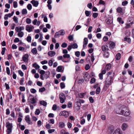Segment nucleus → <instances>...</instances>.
<instances>
[{
  "label": "nucleus",
  "mask_w": 134,
  "mask_h": 134,
  "mask_svg": "<svg viewBox=\"0 0 134 134\" xmlns=\"http://www.w3.org/2000/svg\"><path fill=\"white\" fill-rule=\"evenodd\" d=\"M113 81V79L112 77L108 76L105 80V85L104 86V89L105 90H107L110 85H111Z\"/></svg>",
  "instance_id": "nucleus-1"
},
{
  "label": "nucleus",
  "mask_w": 134,
  "mask_h": 134,
  "mask_svg": "<svg viewBox=\"0 0 134 134\" xmlns=\"http://www.w3.org/2000/svg\"><path fill=\"white\" fill-rule=\"evenodd\" d=\"M130 111L128 109L124 108V110L121 111L120 113H118L125 116H127L130 115Z\"/></svg>",
  "instance_id": "nucleus-2"
},
{
  "label": "nucleus",
  "mask_w": 134,
  "mask_h": 134,
  "mask_svg": "<svg viewBox=\"0 0 134 134\" xmlns=\"http://www.w3.org/2000/svg\"><path fill=\"white\" fill-rule=\"evenodd\" d=\"M6 127L7 128V131L9 133H10L12 131V129L13 127L12 123H10L9 122H7L6 123Z\"/></svg>",
  "instance_id": "nucleus-3"
},
{
  "label": "nucleus",
  "mask_w": 134,
  "mask_h": 134,
  "mask_svg": "<svg viewBox=\"0 0 134 134\" xmlns=\"http://www.w3.org/2000/svg\"><path fill=\"white\" fill-rule=\"evenodd\" d=\"M28 102L29 104H34L36 102V100L34 97H29L27 99Z\"/></svg>",
  "instance_id": "nucleus-4"
},
{
  "label": "nucleus",
  "mask_w": 134,
  "mask_h": 134,
  "mask_svg": "<svg viewBox=\"0 0 134 134\" xmlns=\"http://www.w3.org/2000/svg\"><path fill=\"white\" fill-rule=\"evenodd\" d=\"M29 55L28 54H25L22 57L23 60L25 63L28 62Z\"/></svg>",
  "instance_id": "nucleus-5"
},
{
  "label": "nucleus",
  "mask_w": 134,
  "mask_h": 134,
  "mask_svg": "<svg viewBox=\"0 0 134 134\" xmlns=\"http://www.w3.org/2000/svg\"><path fill=\"white\" fill-rule=\"evenodd\" d=\"M34 27L33 26L28 25L26 26L25 28V29L29 32H30L32 31L33 29H34Z\"/></svg>",
  "instance_id": "nucleus-6"
},
{
  "label": "nucleus",
  "mask_w": 134,
  "mask_h": 134,
  "mask_svg": "<svg viewBox=\"0 0 134 134\" xmlns=\"http://www.w3.org/2000/svg\"><path fill=\"white\" fill-rule=\"evenodd\" d=\"M83 78L84 80L86 81H88L89 80L90 75L87 72H85L83 74Z\"/></svg>",
  "instance_id": "nucleus-7"
},
{
  "label": "nucleus",
  "mask_w": 134,
  "mask_h": 134,
  "mask_svg": "<svg viewBox=\"0 0 134 134\" xmlns=\"http://www.w3.org/2000/svg\"><path fill=\"white\" fill-rule=\"evenodd\" d=\"M25 120V121L29 124L32 125V122L31 121L29 115H27L26 116Z\"/></svg>",
  "instance_id": "nucleus-8"
},
{
  "label": "nucleus",
  "mask_w": 134,
  "mask_h": 134,
  "mask_svg": "<svg viewBox=\"0 0 134 134\" xmlns=\"http://www.w3.org/2000/svg\"><path fill=\"white\" fill-rule=\"evenodd\" d=\"M88 40L87 38H85L83 42V47L84 48L87 46L88 43Z\"/></svg>",
  "instance_id": "nucleus-9"
},
{
  "label": "nucleus",
  "mask_w": 134,
  "mask_h": 134,
  "mask_svg": "<svg viewBox=\"0 0 134 134\" xmlns=\"http://www.w3.org/2000/svg\"><path fill=\"white\" fill-rule=\"evenodd\" d=\"M68 113L65 111H63L61 112L59 114L60 116H64L65 117H67L68 116Z\"/></svg>",
  "instance_id": "nucleus-10"
},
{
  "label": "nucleus",
  "mask_w": 134,
  "mask_h": 134,
  "mask_svg": "<svg viewBox=\"0 0 134 134\" xmlns=\"http://www.w3.org/2000/svg\"><path fill=\"white\" fill-rule=\"evenodd\" d=\"M101 48L102 51H105L109 50L108 47L106 45L102 46Z\"/></svg>",
  "instance_id": "nucleus-11"
},
{
  "label": "nucleus",
  "mask_w": 134,
  "mask_h": 134,
  "mask_svg": "<svg viewBox=\"0 0 134 134\" xmlns=\"http://www.w3.org/2000/svg\"><path fill=\"white\" fill-rule=\"evenodd\" d=\"M31 3L35 7H37L38 4V2L37 1H35L34 0L31 1Z\"/></svg>",
  "instance_id": "nucleus-12"
},
{
  "label": "nucleus",
  "mask_w": 134,
  "mask_h": 134,
  "mask_svg": "<svg viewBox=\"0 0 134 134\" xmlns=\"http://www.w3.org/2000/svg\"><path fill=\"white\" fill-rule=\"evenodd\" d=\"M55 54V52L54 51H50L48 53V55L51 57L54 56Z\"/></svg>",
  "instance_id": "nucleus-13"
},
{
  "label": "nucleus",
  "mask_w": 134,
  "mask_h": 134,
  "mask_svg": "<svg viewBox=\"0 0 134 134\" xmlns=\"http://www.w3.org/2000/svg\"><path fill=\"white\" fill-rule=\"evenodd\" d=\"M113 134H122V132L120 129H117L114 131Z\"/></svg>",
  "instance_id": "nucleus-14"
},
{
  "label": "nucleus",
  "mask_w": 134,
  "mask_h": 134,
  "mask_svg": "<svg viewBox=\"0 0 134 134\" xmlns=\"http://www.w3.org/2000/svg\"><path fill=\"white\" fill-rule=\"evenodd\" d=\"M65 124L64 123L62 122H61L59 123V126L61 128H63L65 127Z\"/></svg>",
  "instance_id": "nucleus-15"
},
{
  "label": "nucleus",
  "mask_w": 134,
  "mask_h": 134,
  "mask_svg": "<svg viewBox=\"0 0 134 134\" xmlns=\"http://www.w3.org/2000/svg\"><path fill=\"white\" fill-rule=\"evenodd\" d=\"M57 70L58 72H63V70L62 68V66H59L57 67Z\"/></svg>",
  "instance_id": "nucleus-16"
},
{
  "label": "nucleus",
  "mask_w": 134,
  "mask_h": 134,
  "mask_svg": "<svg viewBox=\"0 0 134 134\" xmlns=\"http://www.w3.org/2000/svg\"><path fill=\"white\" fill-rule=\"evenodd\" d=\"M12 15L10 14V13L5 15H4V19L5 20L8 19V17L10 18Z\"/></svg>",
  "instance_id": "nucleus-17"
},
{
  "label": "nucleus",
  "mask_w": 134,
  "mask_h": 134,
  "mask_svg": "<svg viewBox=\"0 0 134 134\" xmlns=\"http://www.w3.org/2000/svg\"><path fill=\"white\" fill-rule=\"evenodd\" d=\"M115 46V43L113 42H111V43L110 44L109 48L111 49H112L114 48Z\"/></svg>",
  "instance_id": "nucleus-18"
},
{
  "label": "nucleus",
  "mask_w": 134,
  "mask_h": 134,
  "mask_svg": "<svg viewBox=\"0 0 134 134\" xmlns=\"http://www.w3.org/2000/svg\"><path fill=\"white\" fill-rule=\"evenodd\" d=\"M32 66L33 67L35 68L36 70L39 69L40 68V66L36 63H34L33 64Z\"/></svg>",
  "instance_id": "nucleus-19"
},
{
  "label": "nucleus",
  "mask_w": 134,
  "mask_h": 134,
  "mask_svg": "<svg viewBox=\"0 0 134 134\" xmlns=\"http://www.w3.org/2000/svg\"><path fill=\"white\" fill-rule=\"evenodd\" d=\"M111 64L110 63L106 65L105 69L107 70H109L111 68Z\"/></svg>",
  "instance_id": "nucleus-20"
},
{
  "label": "nucleus",
  "mask_w": 134,
  "mask_h": 134,
  "mask_svg": "<svg viewBox=\"0 0 134 134\" xmlns=\"http://www.w3.org/2000/svg\"><path fill=\"white\" fill-rule=\"evenodd\" d=\"M86 94V93H81L79 94V96L80 98H82L85 96Z\"/></svg>",
  "instance_id": "nucleus-21"
},
{
  "label": "nucleus",
  "mask_w": 134,
  "mask_h": 134,
  "mask_svg": "<svg viewBox=\"0 0 134 134\" xmlns=\"http://www.w3.org/2000/svg\"><path fill=\"white\" fill-rule=\"evenodd\" d=\"M40 104L44 106H46L47 105V103L44 100H41L40 102Z\"/></svg>",
  "instance_id": "nucleus-22"
},
{
  "label": "nucleus",
  "mask_w": 134,
  "mask_h": 134,
  "mask_svg": "<svg viewBox=\"0 0 134 134\" xmlns=\"http://www.w3.org/2000/svg\"><path fill=\"white\" fill-rule=\"evenodd\" d=\"M31 52L33 54H36L37 52L36 48H34L32 49Z\"/></svg>",
  "instance_id": "nucleus-23"
},
{
  "label": "nucleus",
  "mask_w": 134,
  "mask_h": 134,
  "mask_svg": "<svg viewBox=\"0 0 134 134\" xmlns=\"http://www.w3.org/2000/svg\"><path fill=\"white\" fill-rule=\"evenodd\" d=\"M13 19L15 23H18V18L15 16H14Z\"/></svg>",
  "instance_id": "nucleus-24"
},
{
  "label": "nucleus",
  "mask_w": 134,
  "mask_h": 134,
  "mask_svg": "<svg viewBox=\"0 0 134 134\" xmlns=\"http://www.w3.org/2000/svg\"><path fill=\"white\" fill-rule=\"evenodd\" d=\"M59 98H65L66 97L64 95V94L62 93H60L59 95Z\"/></svg>",
  "instance_id": "nucleus-25"
},
{
  "label": "nucleus",
  "mask_w": 134,
  "mask_h": 134,
  "mask_svg": "<svg viewBox=\"0 0 134 134\" xmlns=\"http://www.w3.org/2000/svg\"><path fill=\"white\" fill-rule=\"evenodd\" d=\"M24 35V32L23 31H21L18 32V36L20 37H22Z\"/></svg>",
  "instance_id": "nucleus-26"
},
{
  "label": "nucleus",
  "mask_w": 134,
  "mask_h": 134,
  "mask_svg": "<svg viewBox=\"0 0 134 134\" xmlns=\"http://www.w3.org/2000/svg\"><path fill=\"white\" fill-rule=\"evenodd\" d=\"M26 23L28 24H30L31 23V20L29 18H27L26 19Z\"/></svg>",
  "instance_id": "nucleus-27"
},
{
  "label": "nucleus",
  "mask_w": 134,
  "mask_h": 134,
  "mask_svg": "<svg viewBox=\"0 0 134 134\" xmlns=\"http://www.w3.org/2000/svg\"><path fill=\"white\" fill-rule=\"evenodd\" d=\"M116 10L117 12L120 13L122 12V9L121 7H119Z\"/></svg>",
  "instance_id": "nucleus-28"
},
{
  "label": "nucleus",
  "mask_w": 134,
  "mask_h": 134,
  "mask_svg": "<svg viewBox=\"0 0 134 134\" xmlns=\"http://www.w3.org/2000/svg\"><path fill=\"white\" fill-rule=\"evenodd\" d=\"M117 20L120 23L123 24L124 23V21L122 20V18H118Z\"/></svg>",
  "instance_id": "nucleus-29"
},
{
  "label": "nucleus",
  "mask_w": 134,
  "mask_h": 134,
  "mask_svg": "<svg viewBox=\"0 0 134 134\" xmlns=\"http://www.w3.org/2000/svg\"><path fill=\"white\" fill-rule=\"evenodd\" d=\"M121 54L120 53H118L116 55V59L117 60H119L121 58Z\"/></svg>",
  "instance_id": "nucleus-30"
},
{
  "label": "nucleus",
  "mask_w": 134,
  "mask_h": 134,
  "mask_svg": "<svg viewBox=\"0 0 134 134\" xmlns=\"http://www.w3.org/2000/svg\"><path fill=\"white\" fill-rule=\"evenodd\" d=\"M127 127V125L125 123H124L122 125V128L123 130H125Z\"/></svg>",
  "instance_id": "nucleus-31"
},
{
  "label": "nucleus",
  "mask_w": 134,
  "mask_h": 134,
  "mask_svg": "<svg viewBox=\"0 0 134 134\" xmlns=\"http://www.w3.org/2000/svg\"><path fill=\"white\" fill-rule=\"evenodd\" d=\"M72 48L76 49L78 47V45L76 43H75L71 44Z\"/></svg>",
  "instance_id": "nucleus-32"
},
{
  "label": "nucleus",
  "mask_w": 134,
  "mask_h": 134,
  "mask_svg": "<svg viewBox=\"0 0 134 134\" xmlns=\"http://www.w3.org/2000/svg\"><path fill=\"white\" fill-rule=\"evenodd\" d=\"M45 73V77L47 78H48L50 74L49 71H47Z\"/></svg>",
  "instance_id": "nucleus-33"
},
{
  "label": "nucleus",
  "mask_w": 134,
  "mask_h": 134,
  "mask_svg": "<svg viewBox=\"0 0 134 134\" xmlns=\"http://www.w3.org/2000/svg\"><path fill=\"white\" fill-rule=\"evenodd\" d=\"M46 90V88L44 87H42L40 88L39 90V91L40 92H43Z\"/></svg>",
  "instance_id": "nucleus-34"
},
{
  "label": "nucleus",
  "mask_w": 134,
  "mask_h": 134,
  "mask_svg": "<svg viewBox=\"0 0 134 134\" xmlns=\"http://www.w3.org/2000/svg\"><path fill=\"white\" fill-rule=\"evenodd\" d=\"M21 13L23 15L27 14V11L26 9H23Z\"/></svg>",
  "instance_id": "nucleus-35"
},
{
  "label": "nucleus",
  "mask_w": 134,
  "mask_h": 134,
  "mask_svg": "<svg viewBox=\"0 0 134 134\" xmlns=\"http://www.w3.org/2000/svg\"><path fill=\"white\" fill-rule=\"evenodd\" d=\"M100 87H98L97 88L96 90V93L97 94H99L100 92Z\"/></svg>",
  "instance_id": "nucleus-36"
},
{
  "label": "nucleus",
  "mask_w": 134,
  "mask_h": 134,
  "mask_svg": "<svg viewBox=\"0 0 134 134\" xmlns=\"http://www.w3.org/2000/svg\"><path fill=\"white\" fill-rule=\"evenodd\" d=\"M70 56L69 54H65L63 55V57L64 58H70Z\"/></svg>",
  "instance_id": "nucleus-37"
},
{
  "label": "nucleus",
  "mask_w": 134,
  "mask_h": 134,
  "mask_svg": "<svg viewBox=\"0 0 134 134\" xmlns=\"http://www.w3.org/2000/svg\"><path fill=\"white\" fill-rule=\"evenodd\" d=\"M40 111L39 109H37L35 112V114L37 115H38L39 114Z\"/></svg>",
  "instance_id": "nucleus-38"
},
{
  "label": "nucleus",
  "mask_w": 134,
  "mask_h": 134,
  "mask_svg": "<svg viewBox=\"0 0 134 134\" xmlns=\"http://www.w3.org/2000/svg\"><path fill=\"white\" fill-rule=\"evenodd\" d=\"M65 98H59L60 100V103H63L65 102V100L66 99Z\"/></svg>",
  "instance_id": "nucleus-39"
},
{
  "label": "nucleus",
  "mask_w": 134,
  "mask_h": 134,
  "mask_svg": "<svg viewBox=\"0 0 134 134\" xmlns=\"http://www.w3.org/2000/svg\"><path fill=\"white\" fill-rule=\"evenodd\" d=\"M27 8L29 10H31L32 8L31 5L30 4H28L27 6Z\"/></svg>",
  "instance_id": "nucleus-40"
},
{
  "label": "nucleus",
  "mask_w": 134,
  "mask_h": 134,
  "mask_svg": "<svg viewBox=\"0 0 134 134\" xmlns=\"http://www.w3.org/2000/svg\"><path fill=\"white\" fill-rule=\"evenodd\" d=\"M48 64L49 66H52L53 64V62L52 60H50L48 61Z\"/></svg>",
  "instance_id": "nucleus-41"
},
{
  "label": "nucleus",
  "mask_w": 134,
  "mask_h": 134,
  "mask_svg": "<svg viewBox=\"0 0 134 134\" xmlns=\"http://www.w3.org/2000/svg\"><path fill=\"white\" fill-rule=\"evenodd\" d=\"M60 86L62 89L64 88H65V86L64 83L63 82H61L60 83Z\"/></svg>",
  "instance_id": "nucleus-42"
},
{
  "label": "nucleus",
  "mask_w": 134,
  "mask_h": 134,
  "mask_svg": "<svg viewBox=\"0 0 134 134\" xmlns=\"http://www.w3.org/2000/svg\"><path fill=\"white\" fill-rule=\"evenodd\" d=\"M5 50L6 48L5 47H3L2 48V51L1 52V54L2 55H3L4 54Z\"/></svg>",
  "instance_id": "nucleus-43"
},
{
  "label": "nucleus",
  "mask_w": 134,
  "mask_h": 134,
  "mask_svg": "<svg viewBox=\"0 0 134 134\" xmlns=\"http://www.w3.org/2000/svg\"><path fill=\"white\" fill-rule=\"evenodd\" d=\"M30 92L33 93H35L36 92V90L34 88H31L30 90Z\"/></svg>",
  "instance_id": "nucleus-44"
},
{
  "label": "nucleus",
  "mask_w": 134,
  "mask_h": 134,
  "mask_svg": "<svg viewBox=\"0 0 134 134\" xmlns=\"http://www.w3.org/2000/svg\"><path fill=\"white\" fill-rule=\"evenodd\" d=\"M13 7L14 8H16L17 7L18 4L17 2L16 1H14L13 2Z\"/></svg>",
  "instance_id": "nucleus-45"
},
{
  "label": "nucleus",
  "mask_w": 134,
  "mask_h": 134,
  "mask_svg": "<svg viewBox=\"0 0 134 134\" xmlns=\"http://www.w3.org/2000/svg\"><path fill=\"white\" fill-rule=\"evenodd\" d=\"M19 89L21 91H23L25 90V88L24 87L20 86Z\"/></svg>",
  "instance_id": "nucleus-46"
},
{
  "label": "nucleus",
  "mask_w": 134,
  "mask_h": 134,
  "mask_svg": "<svg viewBox=\"0 0 134 134\" xmlns=\"http://www.w3.org/2000/svg\"><path fill=\"white\" fill-rule=\"evenodd\" d=\"M48 122L49 123H51L52 124H53L54 123V120L53 119H51L49 120Z\"/></svg>",
  "instance_id": "nucleus-47"
},
{
  "label": "nucleus",
  "mask_w": 134,
  "mask_h": 134,
  "mask_svg": "<svg viewBox=\"0 0 134 134\" xmlns=\"http://www.w3.org/2000/svg\"><path fill=\"white\" fill-rule=\"evenodd\" d=\"M104 56L105 57L107 58L109 56V54L107 52H105L104 54Z\"/></svg>",
  "instance_id": "nucleus-48"
},
{
  "label": "nucleus",
  "mask_w": 134,
  "mask_h": 134,
  "mask_svg": "<svg viewBox=\"0 0 134 134\" xmlns=\"http://www.w3.org/2000/svg\"><path fill=\"white\" fill-rule=\"evenodd\" d=\"M31 38L30 36H28L27 38V41L28 42H31Z\"/></svg>",
  "instance_id": "nucleus-49"
},
{
  "label": "nucleus",
  "mask_w": 134,
  "mask_h": 134,
  "mask_svg": "<svg viewBox=\"0 0 134 134\" xmlns=\"http://www.w3.org/2000/svg\"><path fill=\"white\" fill-rule=\"evenodd\" d=\"M59 32L60 35H63L65 34V31L64 30H60Z\"/></svg>",
  "instance_id": "nucleus-50"
},
{
  "label": "nucleus",
  "mask_w": 134,
  "mask_h": 134,
  "mask_svg": "<svg viewBox=\"0 0 134 134\" xmlns=\"http://www.w3.org/2000/svg\"><path fill=\"white\" fill-rule=\"evenodd\" d=\"M10 115L11 117H13V118H15V113L14 111H12L11 112V114H10Z\"/></svg>",
  "instance_id": "nucleus-51"
},
{
  "label": "nucleus",
  "mask_w": 134,
  "mask_h": 134,
  "mask_svg": "<svg viewBox=\"0 0 134 134\" xmlns=\"http://www.w3.org/2000/svg\"><path fill=\"white\" fill-rule=\"evenodd\" d=\"M6 72L7 74L8 75H9L10 74V70L9 68L7 67L6 68Z\"/></svg>",
  "instance_id": "nucleus-52"
},
{
  "label": "nucleus",
  "mask_w": 134,
  "mask_h": 134,
  "mask_svg": "<svg viewBox=\"0 0 134 134\" xmlns=\"http://www.w3.org/2000/svg\"><path fill=\"white\" fill-rule=\"evenodd\" d=\"M98 15V13H93L92 15V16L93 18H95L97 17Z\"/></svg>",
  "instance_id": "nucleus-53"
},
{
  "label": "nucleus",
  "mask_w": 134,
  "mask_h": 134,
  "mask_svg": "<svg viewBox=\"0 0 134 134\" xmlns=\"http://www.w3.org/2000/svg\"><path fill=\"white\" fill-rule=\"evenodd\" d=\"M15 30L17 32H21V31L20 30V29L19 27H16L15 28Z\"/></svg>",
  "instance_id": "nucleus-54"
},
{
  "label": "nucleus",
  "mask_w": 134,
  "mask_h": 134,
  "mask_svg": "<svg viewBox=\"0 0 134 134\" xmlns=\"http://www.w3.org/2000/svg\"><path fill=\"white\" fill-rule=\"evenodd\" d=\"M60 35L59 32H58L56 33L54 35L55 38H57Z\"/></svg>",
  "instance_id": "nucleus-55"
},
{
  "label": "nucleus",
  "mask_w": 134,
  "mask_h": 134,
  "mask_svg": "<svg viewBox=\"0 0 134 134\" xmlns=\"http://www.w3.org/2000/svg\"><path fill=\"white\" fill-rule=\"evenodd\" d=\"M67 44L65 43H63L61 45V46L63 48H65L67 47Z\"/></svg>",
  "instance_id": "nucleus-56"
},
{
  "label": "nucleus",
  "mask_w": 134,
  "mask_h": 134,
  "mask_svg": "<svg viewBox=\"0 0 134 134\" xmlns=\"http://www.w3.org/2000/svg\"><path fill=\"white\" fill-rule=\"evenodd\" d=\"M90 67L89 64H87L86 65L85 69L86 70H88L90 68Z\"/></svg>",
  "instance_id": "nucleus-57"
},
{
  "label": "nucleus",
  "mask_w": 134,
  "mask_h": 134,
  "mask_svg": "<svg viewBox=\"0 0 134 134\" xmlns=\"http://www.w3.org/2000/svg\"><path fill=\"white\" fill-rule=\"evenodd\" d=\"M91 59L92 62H93L94 60V58L93 55V54L92 53L91 54Z\"/></svg>",
  "instance_id": "nucleus-58"
},
{
  "label": "nucleus",
  "mask_w": 134,
  "mask_h": 134,
  "mask_svg": "<svg viewBox=\"0 0 134 134\" xmlns=\"http://www.w3.org/2000/svg\"><path fill=\"white\" fill-rule=\"evenodd\" d=\"M21 68L24 70H26L27 69V67L26 65L24 64H23L21 66Z\"/></svg>",
  "instance_id": "nucleus-59"
},
{
  "label": "nucleus",
  "mask_w": 134,
  "mask_h": 134,
  "mask_svg": "<svg viewBox=\"0 0 134 134\" xmlns=\"http://www.w3.org/2000/svg\"><path fill=\"white\" fill-rule=\"evenodd\" d=\"M96 79L94 78H92L90 81V83H93L95 82Z\"/></svg>",
  "instance_id": "nucleus-60"
},
{
  "label": "nucleus",
  "mask_w": 134,
  "mask_h": 134,
  "mask_svg": "<svg viewBox=\"0 0 134 134\" xmlns=\"http://www.w3.org/2000/svg\"><path fill=\"white\" fill-rule=\"evenodd\" d=\"M67 125L68 128H71V127L72 125L70 122H68Z\"/></svg>",
  "instance_id": "nucleus-61"
},
{
  "label": "nucleus",
  "mask_w": 134,
  "mask_h": 134,
  "mask_svg": "<svg viewBox=\"0 0 134 134\" xmlns=\"http://www.w3.org/2000/svg\"><path fill=\"white\" fill-rule=\"evenodd\" d=\"M18 73L21 76H23L24 73L21 70H18Z\"/></svg>",
  "instance_id": "nucleus-62"
},
{
  "label": "nucleus",
  "mask_w": 134,
  "mask_h": 134,
  "mask_svg": "<svg viewBox=\"0 0 134 134\" xmlns=\"http://www.w3.org/2000/svg\"><path fill=\"white\" fill-rule=\"evenodd\" d=\"M37 22V20L36 19H35L32 21V23L34 25H36Z\"/></svg>",
  "instance_id": "nucleus-63"
},
{
  "label": "nucleus",
  "mask_w": 134,
  "mask_h": 134,
  "mask_svg": "<svg viewBox=\"0 0 134 134\" xmlns=\"http://www.w3.org/2000/svg\"><path fill=\"white\" fill-rule=\"evenodd\" d=\"M37 85L40 86H42V83L40 81H38L37 82Z\"/></svg>",
  "instance_id": "nucleus-64"
}]
</instances>
